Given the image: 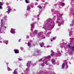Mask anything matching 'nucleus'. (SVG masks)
Segmentation results:
<instances>
[{
  "mask_svg": "<svg viewBox=\"0 0 74 74\" xmlns=\"http://www.w3.org/2000/svg\"><path fill=\"white\" fill-rule=\"evenodd\" d=\"M55 25V23L52 21V19H48L45 21L43 28L44 29L48 28L49 30H52L54 27Z\"/></svg>",
  "mask_w": 74,
  "mask_h": 74,
  "instance_id": "1",
  "label": "nucleus"
},
{
  "mask_svg": "<svg viewBox=\"0 0 74 74\" xmlns=\"http://www.w3.org/2000/svg\"><path fill=\"white\" fill-rule=\"evenodd\" d=\"M58 15H59L60 17L58 18L56 23H58V26H60L61 25H63L64 23V21H62V19H61V16H62L63 14H59Z\"/></svg>",
  "mask_w": 74,
  "mask_h": 74,
  "instance_id": "2",
  "label": "nucleus"
},
{
  "mask_svg": "<svg viewBox=\"0 0 74 74\" xmlns=\"http://www.w3.org/2000/svg\"><path fill=\"white\" fill-rule=\"evenodd\" d=\"M1 28H0V33H3V30H2V29L5 30V29H6V28H7V27L4 26V19H2L1 21Z\"/></svg>",
  "mask_w": 74,
  "mask_h": 74,
  "instance_id": "3",
  "label": "nucleus"
},
{
  "mask_svg": "<svg viewBox=\"0 0 74 74\" xmlns=\"http://www.w3.org/2000/svg\"><path fill=\"white\" fill-rule=\"evenodd\" d=\"M39 62H41L42 66H45V65H44L45 64L47 65V62H48V61L46 60L45 59H40L39 60Z\"/></svg>",
  "mask_w": 74,
  "mask_h": 74,
  "instance_id": "4",
  "label": "nucleus"
},
{
  "mask_svg": "<svg viewBox=\"0 0 74 74\" xmlns=\"http://www.w3.org/2000/svg\"><path fill=\"white\" fill-rule=\"evenodd\" d=\"M41 53L40 52V51H37L36 52H35V53L34 54V56H37L38 55H40Z\"/></svg>",
  "mask_w": 74,
  "mask_h": 74,
  "instance_id": "5",
  "label": "nucleus"
},
{
  "mask_svg": "<svg viewBox=\"0 0 74 74\" xmlns=\"http://www.w3.org/2000/svg\"><path fill=\"white\" fill-rule=\"evenodd\" d=\"M39 34H40V33H37V30H35L33 34V35L36 36H39Z\"/></svg>",
  "mask_w": 74,
  "mask_h": 74,
  "instance_id": "6",
  "label": "nucleus"
},
{
  "mask_svg": "<svg viewBox=\"0 0 74 74\" xmlns=\"http://www.w3.org/2000/svg\"><path fill=\"white\" fill-rule=\"evenodd\" d=\"M33 8V5H28L27 6V11H30V8Z\"/></svg>",
  "mask_w": 74,
  "mask_h": 74,
  "instance_id": "7",
  "label": "nucleus"
},
{
  "mask_svg": "<svg viewBox=\"0 0 74 74\" xmlns=\"http://www.w3.org/2000/svg\"><path fill=\"white\" fill-rule=\"evenodd\" d=\"M15 29L11 28L10 30V33L12 34H15Z\"/></svg>",
  "mask_w": 74,
  "mask_h": 74,
  "instance_id": "8",
  "label": "nucleus"
},
{
  "mask_svg": "<svg viewBox=\"0 0 74 74\" xmlns=\"http://www.w3.org/2000/svg\"><path fill=\"white\" fill-rule=\"evenodd\" d=\"M58 54H56V55L57 56H61V55L62 53H60V52L59 51H58Z\"/></svg>",
  "mask_w": 74,
  "mask_h": 74,
  "instance_id": "9",
  "label": "nucleus"
},
{
  "mask_svg": "<svg viewBox=\"0 0 74 74\" xmlns=\"http://www.w3.org/2000/svg\"><path fill=\"white\" fill-rule=\"evenodd\" d=\"M31 32H32V31H33V30H32V29H34V23L31 24Z\"/></svg>",
  "mask_w": 74,
  "mask_h": 74,
  "instance_id": "10",
  "label": "nucleus"
},
{
  "mask_svg": "<svg viewBox=\"0 0 74 74\" xmlns=\"http://www.w3.org/2000/svg\"><path fill=\"white\" fill-rule=\"evenodd\" d=\"M32 64L31 63V61H29L27 63V67H29L31 65H32Z\"/></svg>",
  "mask_w": 74,
  "mask_h": 74,
  "instance_id": "11",
  "label": "nucleus"
},
{
  "mask_svg": "<svg viewBox=\"0 0 74 74\" xmlns=\"http://www.w3.org/2000/svg\"><path fill=\"white\" fill-rule=\"evenodd\" d=\"M51 62H52V63L54 65H55V64H56V62L55 61V60L54 59H52L51 60Z\"/></svg>",
  "mask_w": 74,
  "mask_h": 74,
  "instance_id": "12",
  "label": "nucleus"
},
{
  "mask_svg": "<svg viewBox=\"0 0 74 74\" xmlns=\"http://www.w3.org/2000/svg\"><path fill=\"white\" fill-rule=\"evenodd\" d=\"M14 51L15 53H19V50L17 49H14Z\"/></svg>",
  "mask_w": 74,
  "mask_h": 74,
  "instance_id": "13",
  "label": "nucleus"
},
{
  "mask_svg": "<svg viewBox=\"0 0 74 74\" xmlns=\"http://www.w3.org/2000/svg\"><path fill=\"white\" fill-rule=\"evenodd\" d=\"M60 4L61 5V6H62V7H64V5H66V4H65L64 3H63L61 2H60Z\"/></svg>",
  "mask_w": 74,
  "mask_h": 74,
  "instance_id": "14",
  "label": "nucleus"
},
{
  "mask_svg": "<svg viewBox=\"0 0 74 74\" xmlns=\"http://www.w3.org/2000/svg\"><path fill=\"white\" fill-rule=\"evenodd\" d=\"M12 10V9H11L10 8H9L8 9V11L6 12H7L8 14H9V13H10V12Z\"/></svg>",
  "mask_w": 74,
  "mask_h": 74,
  "instance_id": "15",
  "label": "nucleus"
},
{
  "mask_svg": "<svg viewBox=\"0 0 74 74\" xmlns=\"http://www.w3.org/2000/svg\"><path fill=\"white\" fill-rule=\"evenodd\" d=\"M3 42L4 43V44H5V43L6 44H8V41L5 40H3Z\"/></svg>",
  "mask_w": 74,
  "mask_h": 74,
  "instance_id": "16",
  "label": "nucleus"
},
{
  "mask_svg": "<svg viewBox=\"0 0 74 74\" xmlns=\"http://www.w3.org/2000/svg\"><path fill=\"white\" fill-rule=\"evenodd\" d=\"M51 52L52 53L51 54V56H53V55H54L55 54V53L53 52V51L52 50L51 51Z\"/></svg>",
  "mask_w": 74,
  "mask_h": 74,
  "instance_id": "17",
  "label": "nucleus"
},
{
  "mask_svg": "<svg viewBox=\"0 0 74 74\" xmlns=\"http://www.w3.org/2000/svg\"><path fill=\"white\" fill-rule=\"evenodd\" d=\"M51 56H46L45 57V59H50V58H51Z\"/></svg>",
  "mask_w": 74,
  "mask_h": 74,
  "instance_id": "18",
  "label": "nucleus"
},
{
  "mask_svg": "<svg viewBox=\"0 0 74 74\" xmlns=\"http://www.w3.org/2000/svg\"><path fill=\"white\" fill-rule=\"evenodd\" d=\"M65 66V63H63L62 64V69H63L64 68V67Z\"/></svg>",
  "mask_w": 74,
  "mask_h": 74,
  "instance_id": "19",
  "label": "nucleus"
},
{
  "mask_svg": "<svg viewBox=\"0 0 74 74\" xmlns=\"http://www.w3.org/2000/svg\"><path fill=\"white\" fill-rule=\"evenodd\" d=\"M40 45L41 47H42L44 45V44L42 42L40 44Z\"/></svg>",
  "mask_w": 74,
  "mask_h": 74,
  "instance_id": "20",
  "label": "nucleus"
},
{
  "mask_svg": "<svg viewBox=\"0 0 74 74\" xmlns=\"http://www.w3.org/2000/svg\"><path fill=\"white\" fill-rule=\"evenodd\" d=\"M3 4H2V3L0 2V9H2L3 8L2 7V6H1V5H3Z\"/></svg>",
  "mask_w": 74,
  "mask_h": 74,
  "instance_id": "21",
  "label": "nucleus"
},
{
  "mask_svg": "<svg viewBox=\"0 0 74 74\" xmlns=\"http://www.w3.org/2000/svg\"><path fill=\"white\" fill-rule=\"evenodd\" d=\"M66 69H68V68H69V65H67V61H66Z\"/></svg>",
  "mask_w": 74,
  "mask_h": 74,
  "instance_id": "22",
  "label": "nucleus"
},
{
  "mask_svg": "<svg viewBox=\"0 0 74 74\" xmlns=\"http://www.w3.org/2000/svg\"><path fill=\"white\" fill-rule=\"evenodd\" d=\"M14 74H18V73H17V71L16 70H15L14 72H13Z\"/></svg>",
  "mask_w": 74,
  "mask_h": 74,
  "instance_id": "23",
  "label": "nucleus"
},
{
  "mask_svg": "<svg viewBox=\"0 0 74 74\" xmlns=\"http://www.w3.org/2000/svg\"><path fill=\"white\" fill-rule=\"evenodd\" d=\"M25 1L26 3H30L29 0H25Z\"/></svg>",
  "mask_w": 74,
  "mask_h": 74,
  "instance_id": "24",
  "label": "nucleus"
},
{
  "mask_svg": "<svg viewBox=\"0 0 74 74\" xmlns=\"http://www.w3.org/2000/svg\"><path fill=\"white\" fill-rule=\"evenodd\" d=\"M27 45L29 47H31V44L28 43L27 44Z\"/></svg>",
  "mask_w": 74,
  "mask_h": 74,
  "instance_id": "25",
  "label": "nucleus"
},
{
  "mask_svg": "<svg viewBox=\"0 0 74 74\" xmlns=\"http://www.w3.org/2000/svg\"><path fill=\"white\" fill-rule=\"evenodd\" d=\"M8 71H12V69L10 68L9 67H8Z\"/></svg>",
  "mask_w": 74,
  "mask_h": 74,
  "instance_id": "26",
  "label": "nucleus"
},
{
  "mask_svg": "<svg viewBox=\"0 0 74 74\" xmlns=\"http://www.w3.org/2000/svg\"><path fill=\"white\" fill-rule=\"evenodd\" d=\"M50 47H51V46H50V45H48L46 47V48H50Z\"/></svg>",
  "mask_w": 74,
  "mask_h": 74,
  "instance_id": "27",
  "label": "nucleus"
},
{
  "mask_svg": "<svg viewBox=\"0 0 74 74\" xmlns=\"http://www.w3.org/2000/svg\"><path fill=\"white\" fill-rule=\"evenodd\" d=\"M4 18H5V20H7V18H7V16H5L4 17Z\"/></svg>",
  "mask_w": 74,
  "mask_h": 74,
  "instance_id": "28",
  "label": "nucleus"
},
{
  "mask_svg": "<svg viewBox=\"0 0 74 74\" xmlns=\"http://www.w3.org/2000/svg\"><path fill=\"white\" fill-rule=\"evenodd\" d=\"M51 32H49L47 33V36H48V35H49V34H51Z\"/></svg>",
  "mask_w": 74,
  "mask_h": 74,
  "instance_id": "29",
  "label": "nucleus"
},
{
  "mask_svg": "<svg viewBox=\"0 0 74 74\" xmlns=\"http://www.w3.org/2000/svg\"><path fill=\"white\" fill-rule=\"evenodd\" d=\"M37 17L38 18V20H39V16H38V15L37 16Z\"/></svg>",
  "mask_w": 74,
  "mask_h": 74,
  "instance_id": "30",
  "label": "nucleus"
},
{
  "mask_svg": "<svg viewBox=\"0 0 74 74\" xmlns=\"http://www.w3.org/2000/svg\"><path fill=\"white\" fill-rule=\"evenodd\" d=\"M0 40H1V37L0 36ZM3 42L1 41H0V43H2Z\"/></svg>",
  "mask_w": 74,
  "mask_h": 74,
  "instance_id": "31",
  "label": "nucleus"
},
{
  "mask_svg": "<svg viewBox=\"0 0 74 74\" xmlns=\"http://www.w3.org/2000/svg\"><path fill=\"white\" fill-rule=\"evenodd\" d=\"M18 60H20V61H21V60H22V59L20 58H18Z\"/></svg>",
  "mask_w": 74,
  "mask_h": 74,
  "instance_id": "32",
  "label": "nucleus"
},
{
  "mask_svg": "<svg viewBox=\"0 0 74 74\" xmlns=\"http://www.w3.org/2000/svg\"><path fill=\"white\" fill-rule=\"evenodd\" d=\"M49 3H47V2H46V5H48V4H49Z\"/></svg>",
  "mask_w": 74,
  "mask_h": 74,
  "instance_id": "33",
  "label": "nucleus"
},
{
  "mask_svg": "<svg viewBox=\"0 0 74 74\" xmlns=\"http://www.w3.org/2000/svg\"><path fill=\"white\" fill-rule=\"evenodd\" d=\"M29 70V68H27L26 69V71H28V70Z\"/></svg>",
  "mask_w": 74,
  "mask_h": 74,
  "instance_id": "34",
  "label": "nucleus"
},
{
  "mask_svg": "<svg viewBox=\"0 0 74 74\" xmlns=\"http://www.w3.org/2000/svg\"><path fill=\"white\" fill-rule=\"evenodd\" d=\"M56 39V37H54L53 38V40H55Z\"/></svg>",
  "mask_w": 74,
  "mask_h": 74,
  "instance_id": "35",
  "label": "nucleus"
},
{
  "mask_svg": "<svg viewBox=\"0 0 74 74\" xmlns=\"http://www.w3.org/2000/svg\"><path fill=\"white\" fill-rule=\"evenodd\" d=\"M39 8L40 9H42V7H41V6H40L39 7Z\"/></svg>",
  "mask_w": 74,
  "mask_h": 74,
  "instance_id": "36",
  "label": "nucleus"
},
{
  "mask_svg": "<svg viewBox=\"0 0 74 74\" xmlns=\"http://www.w3.org/2000/svg\"><path fill=\"white\" fill-rule=\"evenodd\" d=\"M21 39H20L18 40V42H21Z\"/></svg>",
  "mask_w": 74,
  "mask_h": 74,
  "instance_id": "37",
  "label": "nucleus"
},
{
  "mask_svg": "<svg viewBox=\"0 0 74 74\" xmlns=\"http://www.w3.org/2000/svg\"><path fill=\"white\" fill-rule=\"evenodd\" d=\"M38 4V3H35V5H37Z\"/></svg>",
  "mask_w": 74,
  "mask_h": 74,
  "instance_id": "38",
  "label": "nucleus"
},
{
  "mask_svg": "<svg viewBox=\"0 0 74 74\" xmlns=\"http://www.w3.org/2000/svg\"><path fill=\"white\" fill-rule=\"evenodd\" d=\"M68 47H69V48H71V47L70 46V45H68Z\"/></svg>",
  "mask_w": 74,
  "mask_h": 74,
  "instance_id": "39",
  "label": "nucleus"
},
{
  "mask_svg": "<svg viewBox=\"0 0 74 74\" xmlns=\"http://www.w3.org/2000/svg\"><path fill=\"white\" fill-rule=\"evenodd\" d=\"M61 48H63V46H60Z\"/></svg>",
  "mask_w": 74,
  "mask_h": 74,
  "instance_id": "40",
  "label": "nucleus"
},
{
  "mask_svg": "<svg viewBox=\"0 0 74 74\" xmlns=\"http://www.w3.org/2000/svg\"><path fill=\"white\" fill-rule=\"evenodd\" d=\"M71 26H73V24H70Z\"/></svg>",
  "mask_w": 74,
  "mask_h": 74,
  "instance_id": "41",
  "label": "nucleus"
},
{
  "mask_svg": "<svg viewBox=\"0 0 74 74\" xmlns=\"http://www.w3.org/2000/svg\"><path fill=\"white\" fill-rule=\"evenodd\" d=\"M29 74V72H27L26 73V74Z\"/></svg>",
  "mask_w": 74,
  "mask_h": 74,
  "instance_id": "42",
  "label": "nucleus"
},
{
  "mask_svg": "<svg viewBox=\"0 0 74 74\" xmlns=\"http://www.w3.org/2000/svg\"><path fill=\"white\" fill-rule=\"evenodd\" d=\"M44 36V37H43V38H43V39H44V38H45V36Z\"/></svg>",
  "mask_w": 74,
  "mask_h": 74,
  "instance_id": "43",
  "label": "nucleus"
},
{
  "mask_svg": "<svg viewBox=\"0 0 74 74\" xmlns=\"http://www.w3.org/2000/svg\"><path fill=\"white\" fill-rule=\"evenodd\" d=\"M27 38H29V36H27Z\"/></svg>",
  "mask_w": 74,
  "mask_h": 74,
  "instance_id": "44",
  "label": "nucleus"
},
{
  "mask_svg": "<svg viewBox=\"0 0 74 74\" xmlns=\"http://www.w3.org/2000/svg\"><path fill=\"white\" fill-rule=\"evenodd\" d=\"M21 50H22V51H23V48L21 49Z\"/></svg>",
  "mask_w": 74,
  "mask_h": 74,
  "instance_id": "45",
  "label": "nucleus"
},
{
  "mask_svg": "<svg viewBox=\"0 0 74 74\" xmlns=\"http://www.w3.org/2000/svg\"><path fill=\"white\" fill-rule=\"evenodd\" d=\"M71 0L72 1H74V0Z\"/></svg>",
  "mask_w": 74,
  "mask_h": 74,
  "instance_id": "46",
  "label": "nucleus"
},
{
  "mask_svg": "<svg viewBox=\"0 0 74 74\" xmlns=\"http://www.w3.org/2000/svg\"><path fill=\"white\" fill-rule=\"evenodd\" d=\"M53 41V40H52V39L51 40V41Z\"/></svg>",
  "mask_w": 74,
  "mask_h": 74,
  "instance_id": "47",
  "label": "nucleus"
},
{
  "mask_svg": "<svg viewBox=\"0 0 74 74\" xmlns=\"http://www.w3.org/2000/svg\"><path fill=\"white\" fill-rule=\"evenodd\" d=\"M16 11V10L15 9H14L13 10V11Z\"/></svg>",
  "mask_w": 74,
  "mask_h": 74,
  "instance_id": "48",
  "label": "nucleus"
},
{
  "mask_svg": "<svg viewBox=\"0 0 74 74\" xmlns=\"http://www.w3.org/2000/svg\"><path fill=\"white\" fill-rule=\"evenodd\" d=\"M43 1V2H45V1Z\"/></svg>",
  "mask_w": 74,
  "mask_h": 74,
  "instance_id": "49",
  "label": "nucleus"
},
{
  "mask_svg": "<svg viewBox=\"0 0 74 74\" xmlns=\"http://www.w3.org/2000/svg\"><path fill=\"white\" fill-rule=\"evenodd\" d=\"M52 12H53V10H51Z\"/></svg>",
  "mask_w": 74,
  "mask_h": 74,
  "instance_id": "50",
  "label": "nucleus"
},
{
  "mask_svg": "<svg viewBox=\"0 0 74 74\" xmlns=\"http://www.w3.org/2000/svg\"><path fill=\"white\" fill-rule=\"evenodd\" d=\"M61 44V45H63V44Z\"/></svg>",
  "mask_w": 74,
  "mask_h": 74,
  "instance_id": "51",
  "label": "nucleus"
},
{
  "mask_svg": "<svg viewBox=\"0 0 74 74\" xmlns=\"http://www.w3.org/2000/svg\"><path fill=\"white\" fill-rule=\"evenodd\" d=\"M53 19H55V17H54L53 18Z\"/></svg>",
  "mask_w": 74,
  "mask_h": 74,
  "instance_id": "52",
  "label": "nucleus"
},
{
  "mask_svg": "<svg viewBox=\"0 0 74 74\" xmlns=\"http://www.w3.org/2000/svg\"><path fill=\"white\" fill-rule=\"evenodd\" d=\"M70 40H71V38H70Z\"/></svg>",
  "mask_w": 74,
  "mask_h": 74,
  "instance_id": "53",
  "label": "nucleus"
},
{
  "mask_svg": "<svg viewBox=\"0 0 74 74\" xmlns=\"http://www.w3.org/2000/svg\"><path fill=\"white\" fill-rule=\"evenodd\" d=\"M36 1H38V0H36Z\"/></svg>",
  "mask_w": 74,
  "mask_h": 74,
  "instance_id": "54",
  "label": "nucleus"
},
{
  "mask_svg": "<svg viewBox=\"0 0 74 74\" xmlns=\"http://www.w3.org/2000/svg\"><path fill=\"white\" fill-rule=\"evenodd\" d=\"M20 1H22V0H20Z\"/></svg>",
  "mask_w": 74,
  "mask_h": 74,
  "instance_id": "55",
  "label": "nucleus"
},
{
  "mask_svg": "<svg viewBox=\"0 0 74 74\" xmlns=\"http://www.w3.org/2000/svg\"><path fill=\"white\" fill-rule=\"evenodd\" d=\"M17 1H18V0H17Z\"/></svg>",
  "mask_w": 74,
  "mask_h": 74,
  "instance_id": "56",
  "label": "nucleus"
},
{
  "mask_svg": "<svg viewBox=\"0 0 74 74\" xmlns=\"http://www.w3.org/2000/svg\"><path fill=\"white\" fill-rule=\"evenodd\" d=\"M30 36H31V34H30Z\"/></svg>",
  "mask_w": 74,
  "mask_h": 74,
  "instance_id": "57",
  "label": "nucleus"
}]
</instances>
